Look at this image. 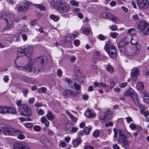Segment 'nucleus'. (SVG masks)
I'll list each match as a JSON object with an SVG mask.
<instances>
[{
    "instance_id": "55",
    "label": "nucleus",
    "mask_w": 149,
    "mask_h": 149,
    "mask_svg": "<svg viewBox=\"0 0 149 149\" xmlns=\"http://www.w3.org/2000/svg\"><path fill=\"white\" fill-rule=\"evenodd\" d=\"M137 75L138 74H135L133 75H131L132 79L133 81H135L137 80Z\"/></svg>"
},
{
    "instance_id": "54",
    "label": "nucleus",
    "mask_w": 149,
    "mask_h": 149,
    "mask_svg": "<svg viewBox=\"0 0 149 149\" xmlns=\"http://www.w3.org/2000/svg\"><path fill=\"white\" fill-rule=\"evenodd\" d=\"M100 52L98 51H97L94 53V56L95 58H97L99 57L100 56Z\"/></svg>"
},
{
    "instance_id": "2",
    "label": "nucleus",
    "mask_w": 149,
    "mask_h": 149,
    "mask_svg": "<svg viewBox=\"0 0 149 149\" xmlns=\"http://www.w3.org/2000/svg\"><path fill=\"white\" fill-rule=\"evenodd\" d=\"M51 6L53 8L56 9L62 14L67 13L69 10V4L61 0H54L51 3Z\"/></svg>"
},
{
    "instance_id": "42",
    "label": "nucleus",
    "mask_w": 149,
    "mask_h": 149,
    "mask_svg": "<svg viewBox=\"0 0 149 149\" xmlns=\"http://www.w3.org/2000/svg\"><path fill=\"white\" fill-rule=\"evenodd\" d=\"M38 114L39 115H42L44 113V111L41 109H36Z\"/></svg>"
},
{
    "instance_id": "17",
    "label": "nucleus",
    "mask_w": 149,
    "mask_h": 149,
    "mask_svg": "<svg viewBox=\"0 0 149 149\" xmlns=\"http://www.w3.org/2000/svg\"><path fill=\"white\" fill-rule=\"evenodd\" d=\"M15 66L19 70H25L26 72H27V68L28 67V63L25 66H19L16 63V61H15Z\"/></svg>"
},
{
    "instance_id": "43",
    "label": "nucleus",
    "mask_w": 149,
    "mask_h": 149,
    "mask_svg": "<svg viewBox=\"0 0 149 149\" xmlns=\"http://www.w3.org/2000/svg\"><path fill=\"white\" fill-rule=\"evenodd\" d=\"M90 130V128L86 127L84 128L83 131L85 133L88 135L89 133Z\"/></svg>"
},
{
    "instance_id": "23",
    "label": "nucleus",
    "mask_w": 149,
    "mask_h": 149,
    "mask_svg": "<svg viewBox=\"0 0 149 149\" xmlns=\"http://www.w3.org/2000/svg\"><path fill=\"white\" fill-rule=\"evenodd\" d=\"M141 31L140 32V34H141L142 36L143 37H146L149 34V26L147 28L146 30H141Z\"/></svg>"
},
{
    "instance_id": "51",
    "label": "nucleus",
    "mask_w": 149,
    "mask_h": 149,
    "mask_svg": "<svg viewBox=\"0 0 149 149\" xmlns=\"http://www.w3.org/2000/svg\"><path fill=\"white\" fill-rule=\"evenodd\" d=\"M22 93L24 95L25 97H26L28 93V91L27 89H24L23 90Z\"/></svg>"
},
{
    "instance_id": "64",
    "label": "nucleus",
    "mask_w": 149,
    "mask_h": 149,
    "mask_svg": "<svg viewBox=\"0 0 149 149\" xmlns=\"http://www.w3.org/2000/svg\"><path fill=\"white\" fill-rule=\"evenodd\" d=\"M84 148V149H94L93 146H86Z\"/></svg>"
},
{
    "instance_id": "19",
    "label": "nucleus",
    "mask_w": 149,
    "mask_h": 149,
    "mask_svg": "<svg viewBox=\"0 0 149 149\" xmlns=\"http://www.w3.org/2000/svg\"><path fill=\"white\" fill-rule=\"evenodd\" d=\"M8 109H9V108H8L7 107L0 106V113L1 114L7 113L8 111Z\"/></svg>"
},
{
    "instance_id": "52",
    "label": "nucleus",
    "mask_w": 149,
    "mask_h": 149,
    "mask_svg": "<svg viewBox=\"0 0 149 149\" xmlns=\"http://www.w3.org/2000/svg\"><path fill=\"white\" fill-rule=\"evenodd\" d=\"M33 129L36 131H39L41 130L40 127L38 125H36L33 127Z\"/></svg>"
},
{
    "instance_id": "30",
    "label": "nucleus",
    "mask_w": 149,
    "mask_h": 149,
    "mask_svg": "<svg viewBox=\"0 0 149 149\" xmlns=\"http://www.w3.org/2000/svg\"><path fill=\"white\" fill-rule=\"evenodd\" d=\"M139 72V70L136 68H134L132 69V72L131 73V75L135 74H138Z\"/></svg>"
},
{
    "instance_id": "61",
    "label": "nucleus",
    "mask_w": 149,
    "mask_h": 149,
    "mask_svg": "<svg viewBox=\"0 0 149 149\" xmlns=\"http://www.w3.org/2000/svg\"><path fill=\"white\" fill-rule=\"evenodd\" d=\"M111 29L112 30L115 31L117 30V27L116 25H113L111 26Z\"/></svg>"
},
{
    "instance_id": "12",
    "label": "nucleus",
    "mask_w": 149,
    "mask_h": 149,
    "mask_svg": "<svg viewBox=\"0 0 149 149\" xmlns=\"http://www.w3.org/2000/svg\"><path fill=\"white\" fill-rule=\"evenodd\" d=\"M105 116L103 118L101 117H100V119L101 120H103L104 122H106L108 120H110L111 119L113 114L112 112L110 110L107 109L104 112Z\"/></svg>"
},
{
    "instance_id": "49",
    "label": "nucleus",
    "mask_w": 149,
    "mask_h": 149,
    "mask_svg": "<svg viewBox=\"0 0 149 149\" xmlns=\"http://www.w3.org/2000/svg\"><path fill=\"white\" fill-rule=\"evenodd\" d=\"M130 128L132 130H134L137 128L136 125L134 123H131L130 125Z\"/></svg>"
},
{
    "instance_id": "8",
    "label": "nucleus",
    "mask_w": 149,
    "mask_h": 149,
    "mask_svg": "<svg viewBox=\"0 0 149 149\" xmlns=\"http://www.w3.org/2000/svg\"><path fill=\"white\" fill-rule=\"evenodd\" d=\"M80 91L79 92L75 91L70 89H67L65 90L63 92V95L65 97H77L78 94L80 93Z\"/></svg>"
},
{
    "instance_id": "45",
    "label": "nucleus",
    "mask_w": 149,
    "mask_h": 149,
    "mask_svg": "<svg viewBox=\"0 0 149 149\" xmlns=\"http://www.w3.org/2000/svg\"><path fill=\"white\" fill-rule=\"evenodd\" d=\"M118 49L120 52H124L125 53H126V51L124 47H121L119 45L118 46Z\"/></svg>"
},
{
    "instance_id": "21",
    "label": "nucleus",
    "mask_w": 149,
    "mask_h": 149,
    "mask_svg": "<svg viewBox=\"0 0 149 149\" xmlns=\"http://www.w3.org/2000/svg\"><path fill=\"white\" fill-rule=\"evenodd\" d=\"M40 142L43 145L44 147H47V143L48 142V140L45 138H41L40 139Z\"/></svg>"
},
{
    "instance_id": "34",
    "label": "nucleus",
    "mask_w": 149,
    "mask_h": 149,
    "mask_svg": "<svg viewBox=\"0 0 149 149\" xmlns=\"http://www.w3.org/2000/svg\"><path fill=\"white\" fill-rule=\"evenodd\" d=\"M34 5L38 9H39L41 10H45V8L43 5H40V4H34Z\"/></svg>"
},
{
    "instance_id": "24",
    "label": "nucleus",
    "mask_w": 149,
    "mask_h": 149,
    "mask_svg": "<svg viewBox=\"0 0 149 149\" xmlns=\"http://www.w3.org/2000/svg\"><path fill=\"white\" fill-rule=\"evenodd\" d=\"M46 116L47 119L50 120H52L55 118V116L52 113L49 111L47 115Z\"/></svg>"
},
{
    "instance_id": "4",
    "label": "nucleus",
    "mask_w": 149,
    "mask_h": 149,
    "mask_svg": "<svg viewBox=\"0 0 149 149\" xmlns=\"http://www.w3.org/2000/svg\"><path fill=\"white\" fill-rule=\"evenodd\" d=\"M104 49L110 57L113 59H115L117 56V53L115 47L112 44H107Z\"/></svg>"
},
{
    "instance_id": "57",
    "label": "nucleus",
    "mask_w": 149,
    "mask_h": 149,
    "mask_svg": "<svg viewBox=\"0 0 149 149\" xmlns=\"http://www.w3.org/2000/svg\"><path fill=\"white\" fill-rule=\"evenodd\" d=\"M54 132L50 129H49L48 130L47 132V134L48 135L50 136H52L54 134Z\"/></svg>"
},
{
    "instance_id": "48",
    "label": "nucleus",
    "mask_w": 149,
    "mask_h": 149,
    "mask_svg": "<svg viewBox=\"0 0 149 149\" xmlns=\"http://www.w3.org/2000/svg\"><path fill=\"white\" fill-rule=\"evenodd\" d=\"M66 144L64 141H60L59 146H61L63 148H65L66 147Z\"/></svg>"
},
{
    "instance_id": "60",
    "label": "nucleus",
    "mask_w": 149,
    "mask_h": 149,
    "mask_svg": "<svg viewBox=\"0 0 149 149\" xmlns=\"http://www.w3.org/2000/svg\"><path fill=\"white\" fill-rule=\"evenodd\" d=\"M76 58L75 56H72L70 58V61L72 62H74L76 61Z\"/></svg>"
},
{
    "instance_id": "56",
    "label": "nucleus",
    "mask_w": 149,
    "mask_h": 149,
    "mask_svg": "<svg viewBox=\"0 0 149 149\" xmlns=\"http://www.w3.org/2000/svg\"><path fill=\"white\" fill-rule=\"evenodd\" d=\"M127 85V82H125L120 84L119 86L121 88H124L126 87Z\"/></svg>"
},
{
    "instance_id": "63",
    "label": "nucleus",
    "mask_w": 149,
    "mask_h": 149,
    "mask_svg": "<svg viewBox=\"0 0 149 149\" xmlns=\"http://www.w3.org/2000/svg\"><path fill=\"white\" fill-rule=\"evenodd\" d=\"M74 44L76 46H78L80 44V41L79 40H74Z\"/></svg>"
},
{
    "instance_id": "6",
    "label": "nucleus",
    "mask_w": 149,
    "mask_h": 149,
    "mask_svg": "<svg viewBox=\"0 0 149 149\" xmlns=\"http://www.w3.org/2000/svg\"><path fill=\"white\" fill-rule=\"evenodd\" d=\"M102 16L104 18L111 20L116 24L118 23L119 22V19L117 17L109 13H102Z\"/></svg>"
},
{
    "instance_id": "58",
    "label": "nucleus",
    "mask_w": 149,
    "mask_h": 149,
    "mask_svg": "<svg viewBox=\"0 0 149 149\" xmlns=\"http://www.w3.org/2000/svg\"><path fill=\"white\" fill-rule=\"evenodd\" d=\"M62 72L60 69L58 70L57 72V75L58 77H61L62 75Z\"/></svg>"
},
{
    "instance_id": "31",
    "label": "nucleus",
    "mask_w": 149,
    "mask_h": 149,
    "mask_svg": "<svg viewBox=\"0 0 149 149\" xmlns=\"http://www.w3.org/2000/svg\"><path fill=\"white\" fill-rule=\"evenodd\" d=\"M106 69L110 73L113 72L114 70L113 67L110 65H107L106 67Z\"/></svg>"
},
{
    "instance_id": "25",
    "label": "nucleus",
    "mask_w": 149,
    "mask_h": 149,
    "mask_svg": "<svg viewBox=\"0 0 149 149\" xmlns=\"http://www.w3.org/2000/svg\"><path fill=\"white\" fill-rule=\"evenodd\" d=\"M49 17L54 22H57L59 19L60 17L58 15H56L54 14H51L50 15Z\"/></svg>"
},
{
    "instance_id": "18",
    "label": "nucleus",
    "mask_w": 149,
    "mask_h": 149,
    "mask_svg": "<svg viewBox=\"0 0 149 149\" xmlns=\"http://www.w3.org/2000/svg\"><path fill=\"white\" fill-rule=\"evenodd\" d=\"M41 122L42 123L45 124V130H46L47 127H49V122L47 120L45 116L42 117L41 118Z\"/></svg>"
},
{
    "instance_id": "29",
    "label": "nucleus",
    "mask_w": 149,
    "mask_h": 149,
    "mask_svg": "<svg viewBox=\"0 0 149 149\" xmlns=\"http://www.w3.org/2000/svg\"><path fill=\"white\" fill-rule=\"evenodd\" d=\"M128 40L129 41V42H131V44L132 45H136L137 44H139L138 43H137V40L135 38H131V39L129 40L128 39Z\"/></svg>"
},
{
    "instance_id": "15",
    "label": "nucleus",
    "mask_w": 149,
    "mask_h": 149,
    "mask_svg": "<svg viewBox=\"0 0 149 149\" xmlns=\"http://www.w3.org/2000/svg\"><path fill=\"white\" fill-rule=\"evenodd\" d=\"M85 115L87 117L89 118H94L96 116L95 113H94L89 110H87L85 112Z\"/></svg>"
},
{
    "instance_id": "14",
    "label": "nucleus",
    "mask_w": 149,
    "mask_h": 149,
    "mask_svg": "<svg viewBox=\"0 0 149 149\" xmlns=\"http://www.w3.org/2000/svg\"><path fill=\"white\" fill-rule=\"evenodd\" d=\"M141 47L139 44H137L135 45V48L132 50V52L130 54L131 56H136L139 53V50L140 49Z\"/></svg>"
},
{
    "instance_id": "27",
    "label": "nucleus",
    "mask_w": 149,
    "mask_h": 149,
    "mask_svg": "<svg viewBox=\"0 0 149 149\" xmlns=\"http://www.w3.org/2000/svg\"><path fill=\"white\" fill-rule=\"evenodd\" d=\"M75 73L76 74V73H77V74H75L76 76H77L76 79L80 83H84V81L83 80H82L81 79H79L78 78V76L79 74H80V71L78 70H76L75 71Z\"/></svg>"
},
{
    "instance_id": "33",
    "label": "nucleus",
    "mask_w": 149,
    "mask_h": 149,
    "mask_svg": "<svg viewBox=\"0 0 149 149\" xmlns=\"http://www.w3.org/2000/svg\"><path fill=\"white\" fill-rule=\"evenodd\" d=\"M65 81L68 82L69 86L71 88H73V86L72 85L73 81L70 78H67L65 79Z\"/></svg>"
},
{
    "instance_id": "3",
    "label": "nucleus",
    "mask_w": 149,
    "mask_h": 149,
    "mask_svg": "<svg viewBox=\"0 0 149 149\" xmlns=\"http://www.w3.org/2000/svg\"><path fill=\"white\" fill-rule=\"evenodd\" d=\"M2 18L5 19L7 22V25L5 28L6 29H8L10 27L12 22H18L20 20L18 17H15L14 15L10 13H8L6 16L4 15H3Z\"/></svg>"
},
{
    "instance_id": "7",
    "label": "nucleus",
    "mask_w": 149,
    "mask_h": 149,
    "mask_svg": "<svg viewBox=\"0 0 149 149\" xmlns=\"http://www.w3.org/2000/svg\"><path fill=\"white\" fill-rule=\"evenodd\" d=\"M19 131L16 130L15 129L11 127H3V133L6 135H10L12 136L16 135Z\"/></svg>"
},
{
    "instance_id": "26",
    "label": "nucleus",
    "mask_w": 149,
    "mask_h": 149,
    "mask_svg": "<svg viewBox=\"0 0 149 149\" xmlns=\"http://www.w3.org/2000/svg\"><path fill=\"white\" fill-rule=\"evenodd\" d=\"M22 101L21 100H19L17 102V104L18 106V110L19 111H21V108L25 105L24 104H22Z\"/></svg>"
},
{
    "instance_id": "35",
    "label": "nucleus",
    "mask_w": 149,
    "mask_h": 149,
    "mask_svg": "<svg viewBox=\"0 0 149 149\" xmlns=\"http://www.w3.org/2000/svg\"><path fill=\"white\" fill-rule=\"evenodd\" d=\"M131 97L135 102H137L138 96L136 93H134L131 96Z\"/></svg>"
},
{
    "instance_id": "1",
    "label": "nucleus",
    "mask_w": 149,
    "mask_h": 149,
    "mask_svg": "<svg viewBox=\"0 0 149 149\" xmlns=\"http://www.w3.org/2000/svg\"><path fill=\"white\" fill-rule=\"evenodd\" d=\"M33 51L32 47L23 46L18 49L17 54L19 57L25 56L29 60L28 63L27 72L36 73L43 70L44 60L42 57H40L32 59L31 63Z\"/></svg>"
},
{
    "instance_id": "40",
    "label": "nucleus",
    "mask_w": 149,
    "mask_h": 149,
    "mask_svg": "<svg viewBox=\"0 0 149 149\" xmlns=\"http://www.w3.org/2000/svg\"><path fill=\"white\" fill-rule=\"evenodd\" d=\"M100 134V132L99 130H96L93 133V135L95 137H98Z\"/></svg>"
},
{
    "instance_id": "46",
    "label": "nucleus",
    "mask_w": 149,
    "mask_h": 149,
    "mask_svg": "<svg viewBox=\"0 0 149 149\" xmlns=\"http://www.w3.org/2000/svg\"><path fill=\"white\" fill-rule=\"evenodd\" d=\"M43 105L42 102H37L34 104V106L36 107H40Z\"/></svg>"
},
{
    "instance_id": "36",
    "label": "nucleus",
    "mask_w": 149,
    "mask_h": 149,
    "mask_svg": "<svg viewBox=\"0 0 149 149\" xmlns=\"http://www.w3.org/2000/svg\"><path fill=\"white\" fill-rule=\"evenodd\" d=\"M74 86L76 90H78V91H76L79 92L80 90L81 91L80 88L81 86L79 84H77L76 83H74Z\"/></svg>"
},
{
    "instance_id": "13",
    "label": "nucleus",
    "mask_w": 149,
    "mask_h": 149,
    "mask_svg": "<svg viewBox=\"0 0 149 149\" xmlns=\"http://www.w3.org/2000/svg\"><path fill=\"white\" fill-rule=\"evenodd\" d=\"M137 4L139 8L141 9H146L149 6V2L147 0L142 1L140 3H138Z\"/></svg>"
},
{
    "instance_id": "59",
    "label": "nucleus",
    "mask_w": 149,
    "mask_h": 149,
    "mask_svg": "<svg viewBox=\"0 0 149 149\" xmlns=\"http://www.w3.org/2000/svg\"><path fill=\"white\" fill-rule=\"evenodd\" d=\"M18 137L19 139H24L25 138V136L24 135L22 134H19L18 135Z\"/></svg>"
},
{
    "instance_id": "38",
    "label": "nucleus",
    "mask_w": 149,
    "mask_h": 149,
    "mask_svg": "<svg viewBox=\"0 0 149 149\" xmlns=\"http://www.w3.org/2000/svg\"><path fill=\"white\" fill-rule=\"evenodd\" d=\"M17 9L18 11H23L24 12L25 11V10H24V8L22 6H20L19 5H17Z\"/></svg>"
},
{
    "instance_id": "9",
    "label": "nucleus",
    "mask_w": 149,
    "mask_h": 149,
    "mask_svg": "<svg viewBox=\"0 0 149 149\" xmlns=\"http://www.w3.org/2000/svg\"><path fill=\"white\" fill-rule=\"evenodd\" d=\"M20 114L23 116H30L31 114V109L25 105L21 108Z\"/></svg>"
},
{
    "instance_id": "20",
    "label": "nucleus",
    "mask_w": 149,
    "mask_h": 149,
    "mask_svg": "<svg viewBox=\"0 0 149 149\" xmlns=\"http://www.w3.org/2000/svg\"><path fill=\"white\" fill-rule=\"evenodd\" d=\"M82 141V140L81 138H77L74 140L73 142V146L75 148Z\"/></svg>"
},
{
    "instance_id": "37",
    "label": "nucleus",
    "mask_w": 149,
    "mask_h": 149,
    "mask_svg": "<svg viewBox=\"0 0 149 149\" xmlns=\"http://www.w3.org/2000/svg\"><path fill=\"white\" fill-rule=\"evenodd\" d=\"M47 90L46 88L45 87H41L39 88L38 92L39 93H44Z\"/></svg>"
},
{
    "instance_id": "62",
    "label": "nucleus",
    "mask_w": 149,
    "mask_h": 149,
    "mask_svg": "<svg viewBox=\"0 0 149 149\" xmlns=\"http://www.w3.org/2000/svg\"><path fill=\"white\" fill-rule=\"evenodd\" d=\"M132 18L134 20H137L139 19V17L137 14L133 15Z\"/></svg>"
},
{
    "instance_id": "10",
    "label": "nucleus",
    "mask_w": 149,
    "mask_h": 149,
    "mask_svg": "<svg viewBox=\"0 0 149 149\" xmlns=\"http://www.w3.org/2000/svg\"><path fill=\"white\" fill-rule=\"evenodd\" d=\"M137 29L139 30H145L149 26V23L143 20H140L137 24Z\"/></svg>"
},
{
    "instance_id": "39",
    "label": "nucleus",
    "mask_w": 149,
    "mask_h": 149,
    "mask_svg": "<svg viewBox=\"0 0 149 149\" xmlns=\"http://www.w3.org/2000/svg\"><path fill=\"white\" fill-rule=\"evenodd\" d=\"M70 3L72 6H77L78 5L79 2L76 1L74 0H72L70 2Z\"/></svg>"
},
{
    "instance_id": "5",
    "label": "nucleus",
    "mask_w": 149,
    "mask_h": 149,
    "mask_svg": "<svg viewBox=\"0 0 149 149\" xmlns=\"http://www.w3.org/2000/svg\"><path fill=\"white\" fill-rule=\"evenodd\" d=\"M127 137L123 132H119V136L118 137V142L121 143L122 145L125 148L128 147L130 143L127 141Z\"/></svg>"
},
{
    "instance_id": "44",
    "label": "nucleus",
    "mask_w": 149,
    "mask_h": 149,
    "mask_svg": "<svg viewBox=\"0 0 149 149\" xmlns=\"http://www.w3.org/2000/svg\"><path fill=\"white\" fill-rule=\"evenodd\" d=\"M25 126L27 128H30L33 127V124L30 123H26L24 124Z\"/></svg>"
},
{
    "instance_id": "11",
    "label": "nucleus",
    "mask_w": 149,
    "mask_h": 149,
    "mask_svg": "<svg viewBox=\"0 0 149 149\" xmlns=\"http://www.w3.org/2000/svg\"><path fill=\"white\" fill-rule=\"evenodd\" d=\"M13 148L14 149H30L27 145L20 142H15Z\"/></svg>"
},
{
    "instance_id": "53",
    "label": "nucleus",
    "mask_w": 149,
    "mask_h": 149,
    "mask_svg": "<svg viewBox=\"0 0 149 149\" xmlns=\"http://www.w3.org/2000/svg\"><path fill=\"white\" fill-rule=\"evenodd\" d=\"M35 100V99L34 97L30 98L28 100V102L31 104H33Z\"/></svg>"
},
{
    "instance_id": "16",
    "label": "nucleus",
    "mask_w": 149,
    "mask_h": 149,
    "mask_svg": "<svg viewBox=\"0 0 149 149\" xmlns=\"http://www.w3.org/2000/svg\"><path fill=\"white\" fill-rule=\"evenodd\" d=\"M128 38H123L120 42L119 45L121 47H124L129 42Z\"/></svg>"
},
{
    "instance_id": "32",
    "label": "nucleus",
    "mask_w": 149,
    "mask_h": 149,
    "mask_svg": "<svg viewBox=\"0 0 149 149\" xmlns=\"http://www.w3.org/2000/svg\"><path fill=\"white\" fill-rule=\"evenodd\" d=\"M8 108H9L8 111V113H16L17 112L15 109L13 108L12 107H8Z\"/></svg>"
},
{
    "instance_id": "41",
    "label": "nucleus",
    "mask_w": 149,
    "mask_h": 149,
    "mask_svg": "<svg viewBox=\"0 0 149 149\" xmlns=\"http://www.w3.org/2000/svg\"><path fill=\"white\" fill-rule=\"evenodd\" d=\"M139 106L141 113H142L144 111V110H145L146 108L144 106L141 104H139Z\"/></svg>"
},
{
    "instance_id": "28",
    "label": "nucleus",
    "mask_w": 149,
    "mask_h": 149,
    "mask_svg": "<svg viewBox=\"0 0 149 149\" xmlns=\"http://www.w3.org/2000/svg\"><path fill=\"white\" fill-rule=\"evenodd\" d=\"M137 87L139 90H142L144 88L143 84L141 82H139L137 84Z\"/></svg>"
},
{
    "instance_id": "47",
    "label": "nucleus",
    "mask_w": 149,
    "mask_h": 149,
    "mask_svg": "<svg viewBox=\"0 0 149 149\" xmlns=\"http://www.w3.org/2000/svg\"><path fill=\"white\" fill-rule=\"evenodd\" d=\"M90 30L89 29L86 28H85L83 31L84 33L85 34H88L90 33Z\"/></svg>"
},
{
    "instance_id": "50",
    "label": "nucleus",
    "mask_w": 149,
    "mask_h": 149,
    "mask_svg": "<svg viewBox=\"0 0 149 149\" xmlns=\"http://www.w3.org/2000/svg\"><path fill=\"white\" fill-rule=\"evenodd\" d=\"M79 34L78 32H74L70 36V37H76L78 36Z\"/></svg>"
},
{
    "instance_id": "22",
    "label": "nucleus",
    "mask_w": 149,
    "mask_h": 149,
    "mask_svg": "<svg viewBox=\"0 0 149 149\" xmlns=\"http://www.w3.org/2000/svg\"><path fill=\"white\" fill-rule=\"evenodd\" d=\"M134 93L133 90L132 88H130L127 91L124 93V95L126 96H129L132 95Z\"/></svg>"
}]
</instances>
